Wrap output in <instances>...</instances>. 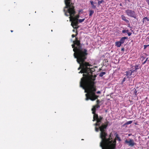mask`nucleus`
<instances>
[{
    "label": "nucleus",
    "instance_id": "obj_28",
    "mask_svg": "<svg viewBox=\"0 0 149 149\" xmlns=\"http://www.w3.org/2000/svg\"><path fill=\"white\" fill-rule=\"evenodd\" d=\"M96 103H97V104H99L100 103V102L99 100H97L96 101Z\"/></svg>",
    "mask_w": 149,
    "mask_h": 149
},
{
    "label": "nucleus",
    "instance_id": "obj_26",
    "mask_svg": "<svg viewBox=\"0 0 149 149\" xmlns=\"http://www.w3.org/2000/svg\"><path fill=\"white\" fill-rule=\"evenodd\" d=\"M100 123H97V122L95 124V126H99V127L100 126Z\"/></svg>",
    "mask_w": 149,
    "mask_h": 149
},
{
    "label": "nucleus",
    "instance_id": "obj_11",
    "mask_svg": "<svg viewBox=\"0 0 149 149\" xmlns=\"http://www.w3.org/2000/svg\"><path fill=\"white\" fill-rule=\"evenodd\" d=\"M127 38L128 37H122L121 38L119 41L122 44H123L124 43L125 39H127Z\"/></svg>",
    "mask_w": 149,
    "mask_h": 149
},
{
    "label": "nucleus",
    "instance_id": "obj_41",
    "mask_svg": "<svg viewBox=\"0 0 149 149\" xmlns=\"http://www.w3.org/2000/svg\"><path fill=\"white\" fill-rule=\"evenodd\" d=\"M147 2L148 3V5H149V1L148 2Z\"/></svg>",
    "mask_w": 149,
    "mask_h": 149
},
{
    "label": "nucleus",
    "instance_id": "obj_38",
    "mask_svg": "<svg viewBox=\"0 0 149 149\" xmlns=\"http://www.w3.org/2000/svg\"><path fill=\"white\" fill-rule=\"evenodd\" d=\"M148 58H147L146 59V60H145V61H147V60H148Z\"/></svg>",
    "mask_w": 149,
    "mask_h": 149
},
{
    "label": "nucleus",
    "instance_id": "obj_32",
    "mask_svg": "<svg viewBox=\"0 0 149 149\" xmlns=\"http://www.w3.org/2000/svg\"><path fill=\"white\" fill-rule=\"evenodd\" d=\"M144 49H145L148 47V45H145L144 46Z\"/></svg>",
    "mask_w": 149,
    "mask_h": 149
},
{
    "label": "nucleus",
    "instance_id": "obj_36",
    "mask_svg": "<svg viewBox=\"0 0 149 149\" xmlns=\"http://www.w3.org/2000/svg\"><path fill=\"white\" fill-rule=\"evenodd\" d=\"M124 48H122L121 49V50L122 51H124Z\"/></svg>",
    "mask_w": 149,
    "mask_h": 149
},
{
    "label": "nucleus",
    "instance_id": "obj_3",
    "mask_svg": "<svg viewBox=\"0 0 149 149\" xmlns=\"http://www.w3.org/2000/svg\"><path fill=\"white\" fill-rule=\"evenodd\" d=\"M111 134L109 136V137L107 138V140L106 143V148L109 149H115L116 146V139H115L113 140H112Z\"/></svg>",
    "mask_w": 149,
    "mask_h": 149
},
{
    "label": "nucleus",
    "instance_id": "obj_6",
    "mask_svg": "<svg viewBox=\"0 0 149 149\" xmlns=\"http://www.w3.org/2000/svg\"><path fill=\"white\" fill-rule=\"evenodd\" d=\"M65 15L67 16H70V19L72 16H74L76 13L75 10H64Z\"/></svg>",
    "mask_w": 149,
    "mask_h": 149
},
{
    "label": "nucleus",
    "instance_id": "obj_7",
    "mask_svg": "<svg viewBox=\"0 0 149 149\" xmlns=\"http://www.w3.org/2000/svg\"><path fill=\"white\" fill-rule=\"evenodd\" d=\"M125 143L127 144L129 146H133L135 144L134 140L132 139H129L128 140L126 139Z\"/></svg>",
    "mask_w": 149,
    "mask_h": 149
},
{
    "label": "nucleus",
    "instance_id": "obj_8",
    "mask_svg": "<svg viewBox=\"0 0 149 149\" xmlns=\"http://www.w3.org/2000/svg\"><path fill=\"white\" fill-rule=\"evenodd\" d=\"M126 12L128 16L134 18H136V16L134 11H132L131 10H127Z\"/></svg>",
    "mask_w": 149,
    "mask_h": 149
},
{
    "label": "nucleus",
    "instance_id": "obj_12",
    "mask_svg": "<svg viewBox=\"0 0 149 149\" xmlns=\"http://www.w3.org/2000/svg\"><path fill=\"white\" fill-rule=\"evenodd\" d=\"M93 121H94L95 120H96L97 118H99L97 114H96L95 113H95H93Z\"/></svg>",
    "mask_w": 149,
    "mask_h": 149
},
{
    "label": "nucleus",
    "instance_id": "obj_37",
    "mask_svg": "<svg viewBox=\"0 0 149 149\" xmlns=\"http://www.w3.org/2000/svg\"><path fill=\"white\" fill-rule=\"evenodd\" d=\"M126 31H127L126 32V33L127 34V33H128L129 32V30H126Z\"/></svg>",
    "mask_w": 149,
    "mask_h": 149
},
{
    "label": "nucleus",
    "instance_id": "obj_27",
    "mask_svg": "<svg viewBox=\"0 0 149 149\" xmlns=\"http://www.w3.org/2000/svg\"><path fill=\"white\" fill-rule=\"evenodd\" d=\"M145 58V57L143 56H142L141 57V61H143Z\"/></svg>",
    "mask_w": 149,
    "mask_h": 149
},
{
    "label": "nucleus",
    "instance_id": "obj_42",
    "mask_svg": "<svg viewBox=\"0 0 149 149\" xmlns=\"http://www.w3.org/2000/svg\"><path fill=\"white\" fill-rule=\"evenodd\" d=\"M13 31H12V30H11V32H12Z\"/></svg>",
    "mask_w": 149,
    "mask_h": 149
},
{
    "label": "nucleus",
    "instance_id": "obj_30",
    "mask_svg": "<svg viewBox=\"0 0 149 149\" xmlns=\"http://www.w3.org/2000/svg\"><path fill=\"white\" fill-rule=\"evenodd\" d=\"M132 34V33L131 32H129L128 33H127V34L129 36H130Z\"/></svg>",
    "mask_w": 149,
    "mask_h": 149
},
{
    "label": "nucleus",
    "instance_id": "obj_1",
    "mask_svg": "<svg viewBox=\"0 0 149 149\" xmlns=\"http://www.w3.org/2000/svg\"><path fill=\"white\" fill-rule=\"evenodd\" d=\"M73 42L74 44L72 46L74 52V56L77 58V63L80 64L78 70L81 69L79 73H84L80 81V86L85 90V92L87 93L86 94V100L94 101L99 97V96L95 94L96 88L94 85V81L96 75H92L95 69L88 68V66H91V64L88 62H85L88 55L87 49L82 47L80 42L77 40V38Z\"/></svg>",
    "mask_w": 149,
    "mask_h": 149
},
{
    "label": "nucleus",
    "instance_id": "obj_34",
    "mask_svg": "<svg viewBox=\"0 0 149 149\" xmlns=\"http://www.w3.org/2000/svg\"><path fill=\"white\" fill-rule=\"evenodd\" d=\"M100 93H101V92H100V91H97V94H100Z\"/></svg>",
    "mask_w": 149,
    "mask_h": 149
},
{
    "label": "nucleus",
    "instance_id": "obj_24",
    "mask_svg": "<svg viewBox=\"0 0 149 149\" xmlns=\"http://www.w3.org/2000/svg\"><path fill=\"white\" fill-rule=\"evenodd\" d=\"M85 20V18L83 19H80L78 20V22H79V23H81L83 22Z\"/></svg>",
    "mask_w": 149,
    "mask_h": 149
},
{
    "label": "nucleus",
    "instance_id": "obj_19",
    "mask_svg": "<svg viewBox=\"0 0 149 149\" xmlns=\"http://www.w3.org/2000/svg\"><path fill=\"white\" fill-rule=\"evenodd\" d=\"M77 34H78L77 33V32H76V34L75 35L74 34H73L72 35V38H74V37H75V41L76 40V38H77V40L80 41L79 40H78V38L77 37H76V36H77ZM74 41H73V42H74ZM73 44H74V43H73Z\"/></svg>",
    "mask_w": 149,
    "mask_h": 149
},
{
    "label": "nucleus",
    "instance_id": "obj_35",
    "mask_svg": "<svg viewBox=\"0 0 149 149\" xmlns=\"http://www.w3.org/2000/svg\"><path fill=\"white\" fill-rule=\"evenodd\" d=\"M146 61H145L143 63H142V64L143 65L144 64H145L146 63Z\"/></svg>",
    "mask_w": 149,
    "mask_h": 149
},
{
    "label": "nucleus",
    "instance_id": "obj_10",
    "mask_svg": "<svg viewBox=\"0 0 149 149\" xmlns=\"http://www.w3.org/2000/svg\"><path fill=\"white\" fill-rule=\"evenodd\" d=\"M100 107V105L99 104H96L94 106L92 109V113H95L96 112V109L99 108Z\"/></svg>",
    "mask_w": 149,
    "mask_h": 149
},
{
    "label": "nucleus",
    "instance_id": "obj_33",
    "mask_svg": "<svg viewBox=\"0 0 149 149\" xmlns=\"http://www.w3.org/2000/svg\"><path fill=\"white\" fill-rule=\"evenodd\" d=\"M125 81V78H124L123 79V81H122V82H124V81Z\"/></svg>",
    "mask_w": 149,
    "mask_h": 149
},
{
    "label": "nucleus",
    "instance_id": "obj_43",
    "mask_svg": "<svg viewBox=\"0 0 149 149\" xmlns=\"http://www.w3.org/2000/svg\"><path fill=\"white\" fill-rule=\"evenodd\" d=\"M148 47L149 46V44L148 45Z\"/></svg>",
    "mask_w": 149,
    "mask_h": 149
},
{
    "label": "nucleus",
    "instance_id": "obj_23",
    "mask_svg": "<svg viewBox=\"0 0 149 149\" xmlns=\"http://www.w3.org/2000/svg\"><path fill=\"white\" fill-rule=\"evenodd\" d=\"M116 138L118 139L119 141H121V139L118 136V134H116V138L115 139H116Z\"/></svg>",
    "mask_w": 149,
    "mask_h": 149
},
{
    "label": "nucleus",
    "instance_id": "obj_44",
    "mask_svg": "<svg viewBox=\"0 0 149 149\" xmlns=\"http://www.w3.org/2000/svg\"><path fill=\"white\" fill-rule=\"evenodd\" d=\"M148 138H149V136H148Z\"/></svg>",
    "mask_w": 149,
    "mask_h": 149
},
{
    "label": "nucleus",
    "instance_id": "obj_31",
    "mask_svg": "<svg viewBox=\"0 0 149 149\" xmlns=\"http://www.w3.org/2000/svg\"><path fill=\"white\" fill-rule=\"evenodd\" d=\"M127 31H126V30H123L122 31V32L123 33H126V32Z\"/></svg>",
    "mask_w": 149,
    "mask_h": 149
},
{
    "label": "nucleus",
    "instance_id": "obj_5",
    "mask_svg": "<svg viewBox=\"0 0 149 149\" xmlns=\"http://www.w3.org/2000/svg\"><path fill=\"white\" fill-rule=\"evenodd\" d=\"M65 6L64 8H67V9H74V3L72 2V0H64Z\"/></svg>",
    "mask_w": 149,
    "mask_h": 149
},
{
    "label": "nucleus",
    "instance_id": "obj_2",
    "mask_svg": "<svg viewBox=\"0 0 149 149\" xmlns=\"http://www.w3.org/2000/svg\"><path fill=\"white\" fill-rule=\"evenodd\" d=\"M107 126V124L105 125L103 124L99 127L100 130V137L101 139L100 146L102 148H106V143L108 141L107 137V134L106 131Z\"/></svg>",
    "mask_w": 149,
    "mask_h": 149
},
{
    "label": "nucleus",
    "instance_id": "obj_39",
    "mask_svg": "<svg viewBox=\"0 0 149 149\" xmlns=\"http://www.w3.org/2000/svg\"><path fill=\"white\" fill-rule=\"evenodd\" d=\"M147 2L149 1V0H146Z\"/></svg>",
    "mask_w": 149,
    "mask_h": 149
},
{
    "label": "nucleus",
    "instance_id": "obj_40",
    "mask_svg": "<svg viewBox=\"0 0 149 149\" xmlns=\"http://www.w3.org/2000/svg\"><path fill=\"white\" fill-rule=\"evenodd\" d=\"M125 1H129V0H124Z\"/></svg>",
    "mask_w": 149,
    "mask_h": 149
},
{
    "label": "nucleus",
    "instance_id": "obj_18",
    "mask_svg": "<svg viewBox=\"0 0 149 149\" xmlns=\"http://www.w3.org/2000/svg\"><path fill=\"white\" fill-rule=\"evenodd\" d=\"M143 23H146V21H149V19L147 17H145L143 19Z\"/></svg>",
    "mask_w": 149,
    "mask_h": 149
},
{
    "label": "nucleus",
    "instance_id": "obj_13",
    "mask_svg": "<svg viewBox=\"0 0 149 149\" xmlns=\"http://www.w3.org/2000/svg\"><path fill=\"white\" fill-rule=\"evenodd\" d=\"M115 45L117 47H120L122 44L119 41H117L115 42Z\"/></svg>",
    "mask_w": 149,
    "mask_h": 149
},
{
    "label": "nucleus",
    "instance_id": "obj_20",
    "mask_svg": "<svg viewBox=\"0 0 149 149\" xmlns=\"http://www.w3.org/2000/svg\"><path fill=\"white\" fill-rule=\"evenodd\" d=\"M134 67L135 69L134 70H134V72H136V70L139 69V66L138 65H136Z\"/></svg>",
    "mask_w": 149,
    "mask_h": 149
},
{
    "label": "nucleus",
    "instance_id": "obj_22",
    "mask_svg": "<svg viewBox=\"0 0 149 149\" xmlns=\"http://www.w3.org/2000/svg\"><path fill=\"white\" fill-rule=\"evenodd\" d=\"M106 74V72H101L99 74V76L100 77H102L104 75Z\"/></svg>",
    "mask_w": 149,
    "mask_h": 149
},
{
    "label": "nucleus",
    "instance_id": "obj_29",
    "mask_svg": "<svg viewBox=\"0 0 149 149\" xmlns=\"http://www.w3.org/2000/svg\"><path fill=\"white\" fill-rule=\"evenodd\" d=\"M99 129L100 130L99 127L98 128L97 127H95V130L96 132H98Z\"/></svg>",
    "mask_w": 149,
    "mask_h": 149
},
{
    "label": "nucleus",
    "instance_id": "obj_16",
    "mask_svg": "<svg viewBox=\"0 0 149 149\" xmlns=\"http://www.w3.org/2000/svg\"><path fill=\"white\" fill-rule=\"evenodd\" d=\"M122 19L124 21H125L127 23L129 22V20L126 19V17L125 16L123 15H122L121 16Z\"/></svg>",
    "mask_w": 149,
    "mask_h": 149
},
{
    "label": "nucleus",
    "instance_id": "obj_15",
    "mask_svg": "<svg viewBox=\"0 0 149 149\" xmlns=\"http://www.w3.org/2000/svg\"><path fill=\"white\" fill-rule=\"evenodd\" d=\"M102 119L103 117L102 116H100L99 117L97 118V119L96 120L97 122L99 123L101 122V121L102 120Z\"/></svg>",
    "mask_w": 149,
    "mask_h": 149
},
{
    "label": "nucleus",
    "instance_id": "obj_17",
    "mask_svg": "<svg viewBox=\"0 0 149 149\" xmlns=\"http://www.w3.org/2000/svg\"><path fill=\"white\" fill-rule=\"evenodd\" d=\"M90 2L92 7L94 8H95L96 7V6L95 5V4H96V3L94 2L93 1H90Z\"/></svg>",
    "mask_w": 149,
    "mask_h": 149
},
{
    "label": "nucleus",
    "instance_id": "obj_14",
    "mask_svg": "<svg viewBox=\"0 0 149 149\" xmlns=\"http://www.w3.org/2000/svg\"><path fill=\"white\" fill-rule=\"evenodd\" d=\"M89 18L92 17V15L94 13V11L93 10H89Z\"/></svg>",
    "mask_w": 149,
    "mask_h": 149
},
{
    "label": "nucleus",
    "instance_id": "obj_9",
    "mask_svg": "<svg viewBox=\"0 0 149 149\" xmlns=\"http://www.w3.org/2000/svg\"><path fill=\"white\" fill-rule=\"evenodd\" d=\"M134 72V70H131L130 71L126 72V76L128 78H130L131 75H132V73Z\"/></svg>",
    "mask_w": 149,
    "mask_h": 149
},
{
    "label": "nucleus",
    "instance_id": "obj_25",
    "mask_svg": "<svg viewBox=\"0 0 149 149\" xmlns=\"http://www.w3.org/2000/svg\"><path fill=\"white\" fill-rule=\"evenodd\" d=\"M104 2V0H101L100 1H98V5H100L102 3Z\"/></svg>",
    "mask_w": 149,
    "mask_h": 149
},
{
    "label": "nucleus",
    "instance_id": "obj_21",
    "mask_svg": "<svg viewBox=\"0 0 149 149\" xmlns=\"http://www.w3.org/2000/svg\"><path fill=\"white\" fill-rule=\"evenodd\" d=\"M132 123V121H129L127 122L126 123H125L123 125L124 126L125 125H128L129 124H131Z\"/></svg>",
    "mask_w": 149,
    "mask_h": 149
},
{
    "label": "nucleus",
    "instance_id": "obj_4",
    "mask_svg": "<svg viewBox=\"0 0 149 149\" xmlns=\"http://www.w3.org/2000/svg\"><path fill=\"white\" fill-rule=\"evenodd\" d=\"M79 17V15L78 14L76 15L75 17L74 16H72L71 17L70 19V21L72 22L71 25L74 28L77 29V27H74V26H77L78 25V18Z\"/></svg>",
    "mask_w": 149,
    "mask_h": 149
}]
</instances>
